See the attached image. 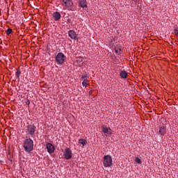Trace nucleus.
Segmentation results:
<instances>
[{
    "instance_id": "19",
    "label": "nucleus",
    "mask_w": 178,
    "mask_h": 178,
    "mask_svg": "<svg viewBox=\"0 0 178 178\" xmlns=\"http://www.w3.org/2000/svg\"><path fill=\"white\" fill-rule=\"evenodd\" d=\"M16 76H17V77H20V71H19V70H17V72H16Z\"/></svg>"
},
{
    "instance_id": "22",
    "label": "nucleus",
    "mask_w": 178,
    "mask_h": 178,
    "mask_svg": "<svg viewBox=\"0 0 178 178\" xmlns=\"http://www.w3.org/2000/svg\"><path fill=\"white\" fill-rule=\"evenodd\" d=\"M82 79H86V76H82Z\"/></svg>"
},
{
    "instance_id": "11",
    "label": "nucleus",
    "mask_w": 178,
    "mask_h": 178,
    "mask_svg": "<svg viewBox=\"0 0 178 178\" xmlns=\"http://www.w3.org/2000/svg\"><path fill=\"white\" fill-rule=\"evenodd\" d=\"M53 17L56 22H58L60 19V13L55 12L53 13Z\"/></svg>"
},
{
    "instance_id": "2",
    "label": "nucleus",
    "mask_w": 178,
    "mask_h": 178,
    "mask_svg": "<svg viewBox=\"0 0 178 178\" xmlns=\"http://www.w3.org/2000/svg\"><path fill=\"white\" fill-rule=\"evenodd\" d=\"M112 156L109 155L104 156L103 158V165L104 168H111L112 166Z\"/></svg>"
},
{
    "instance_id": "8",
    "label": "nucleus",
    "mask_w": 178,
    "mask_h": 178,
    "mask_svg": "<svg viewBox=\"0 0 178 178\" xmlns=\"http://www.w3.org/2000/svg\"><path fill=\"white\" fill-rule=\"evenodd\" d=\"M46 148L49 154H54V152H55V147L52 145V143H47L46 145Z\"/></svg>"
},
{
    "instance_id": "13",
    "label": "nucleus",
    "mask_w": 178,
    "mask_h": 178,
    "mask_svg": "<svg viewBox=\"0 0 178 178\" xmlns=\"http://www.w3.org/2000/svg\"><path fill=\"white\" fill-rule=\"evenodd\" d=\"M159 134L161 136H165V134H166V127L165 126H161L160 127Z\"/></svg>"
},
{
    "instance_id": "16",
    "label": "nucleus",
    "mask_w": 178,
    "mask_h": 178,
    "mask_svg": "<svg viewBox=\"0 0 178 178\" xmlns=\"http://www.w3.org/2000/svg\"><path fill=\"white\" fill-rule=\"evenodd\" d=\"M88 84H89L88 80L83 79V81L82 82V85L86 88V87H87V86H88Z\"/></svg>"
},
{
    "instance_id": "4",
    "label": "nucleus",
    "mask_w": 178,
    "mask_h": 178,
    "mask_svg": "<svg viewBox=\"0 0 178 178\" xmlns=\"http://www.w3.org/2000/svg\"><path fill=\"white\" fill-rule=\"evenodd\" d=\"M63 5L67 10H73V1L72 0H63Z\"/></svg>"
},
{
    "instance_id": "12",
    "label": "nucleus",
    "mask_w": 178,
    "mask_h": 178,
    "mask_svg": "<svg viewBox=\"0 0 178 178\" xmlns=\"http://www.w3.org/2000/svg\"><path fill=\"white\" fill-rule=\"evenodd\" d=\"M79 5L81 8H87V1L79 0Z\"/></svg>"
},
{
    "instance_id": "9",
    "label": "nucleus",
    "mask_w": 178,
    "mask_h": 178,
    "mask_svg": "<svg viewBox=\"0 0 178 178\" xmlns=\"http://www.w3.org/2000/svg\"><path fill=\"white\" fill-rule=\"evenodd\" d=\"M26 130L29 134L33 135L35 131V127L34 125H29L28 126V128Z\"/></svg>"
},
{
    "instance_id": "14",
    "label": "nucleus",
    "mask_w": 178,
    "mask_h": 178,
    "mask_svg": "<svg viewBox=\"0 0 178 178\" xmlns=\"http://www.w3.org/2000/svg\"><path fill=\"white\" fill-rule=\"evenodd\" d=\"M79 144H81L82 147L87 145V140L86 139L81 138L79 140Z\"/></svg>"
},
{
    "instance_id": "21",
    "label": "nucleus",
    "mask_w": 178,
    "mask_h": 178,
    "mask_svg": "<svg viewBox=\"0 0 178 178\" xmlns=\"http://www.w3.org/2000/svg\"><path fill=\"white\" fill-rule=\"evenodd\" d=\"M26 105H30V101L26 102Z\"/></svg>"
},
{
    "instance_id": "3",
    "label": "nucleus",
    "mask_w": 178,
    "mask_h": 178,
    "mask_svg": "<svg viewBox=\"0 0 178 178\" xmlns=\"http://www.w3.org/2000/svg\"><path fill=\"white\" fill-rule=\"evenodd\" d=\"M66 59V56L63 53H58L57 56H56V62L57 65H63L65 63V60Z\"/></svg>"
},
{
    "instance_id": "6",
    "label": "nucleus",
    "mask_w": 178,
    "mask_h": 178,
    "mask_svg": "<svg viewBox=\"0 0 178 178\" xmlns=\"http://www.w3.org/2000/svg\"><path fill=\"white\" fill-rule=\"evenodd\" d=\"M72 150L70 148H66L63 152V156L65 159H72Z\"/></svg>"
},
{
    "instance_id": "1",
    "label": "nucleus",
    "mask_w": 178,
    "mask_h": 178,
    "mask_svg": "<svg viewBox=\"0 0 178 178\" xmlns=\"http://www.w3.org/2000/svg\"><path fill=\"white\" fill-rule=\"evenodd\" d=\"M24 148L26 152H31L34 148V143L33 142V140L31 138H27L24 141Z\"/></svg>"
},
{
    "instance_id": "5",
    "label": "nucleus",
    "mask_w": 178,
    "mask_h": 178,
    "mask_svg": "<svg viewBox=\"0 0 178 178\" xmlns=\"http://www.w3.org/2000/svg\"><path fill=\"white\" fill-rule=\"evenodd\" d=\"M74 65L81 67V66H84V65H86V63H84V59L82 57H77L76 60L74 62Z\"/></svg>"
},
{
    "instance_id": "15",
    "label": "nucleus",
    "mask_w": 178,
    "mask_h": 178,
    "mask_svg": "<svg viewBox=\"0 0 178 178\" xmlns=\"http://www.w3.org/2000/svg\"><path fill=\"white\" fill-rule=\"evenodd\" d=\"M120 77H122V79H127V72H126V71H122L120 72Z\"/></svg>"
},
{
    "instance_id": "18",
    "label": "nucleus",
    "mask_w": 178,
    "mask_h": 178,
    "mask_svg": "<svg viewBox=\"0 0 178 178\" xmlns=\"http://www.w3.org/2000/svg\"><path fill=\"white\" fill-rule=\"evenodd\" d=\"M135 162H136V163H141V159L136 157L135 159Z\"/></svg>"
},
{
    "instance_id": "17",
    "label": "nucleus",
    "mask_w": 178,
    "mask_h": 178,
    "mask_svg": "<svg viewBox=\"0 0 178 178\" xmlns=\"http://www.w3.org/2000/svg\"><path fill=\"white\" fill-rule=\"evenodd\" d=\"M7 35H9V34H12V29H8L6 31Z\"/></svg>"
},
{
    "instance_id": "7",
    "label": "nucleus",
    "mask_w": 178,
    "mask_h": 178,
    "mask_svg": "<svg viewBox=\"0 0 178 178\" xmlns=\"http://www.w3.org/2000/svg\"><path fill=\"white\" fill-rule=\"evenodd\" d=\"M102 130L105 136H112L113 131L111 127H103Z\"/></svg>"
},
{
    "instance_id": "20",
    "label": "nucleus",
    "mask_w": 178,
    "mask_h": 178,
    "mask_svg": "<svg viewBox=\"0 0 178 178\" xmlns=\"http://www.w3.org/2000/svg\"><path fill=\"white\" fill-rule=\"evenodd\" d=\"M174 33L176 35H178V29H174Z\"/></svg>"
},
{
    "instance_id": "10",
    "label": "nucleus",
    "mask_w": 178,
    "mask_h": 178,
    "mask_svg": "<svg viewBox=\"0 0 178 178\" xmlns=\"http://www.w3.org/2000/svg\"><path fill=\"white\" fill-rule=\"evenodd\" d=\"M68 35L72 40H77V35L74 31H70L68 32Z\"/></svg>"
}]
</instances>
